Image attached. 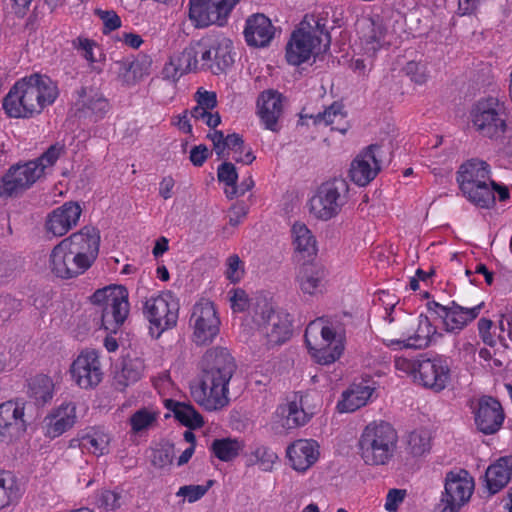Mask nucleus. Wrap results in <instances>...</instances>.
I'll use <instances>...</instances> for the list:
<instances>
[{
    "label": "nucleus",
    "instance_id": "f8f14e48",
    "mask_svg": "<svg viewBox=\"0 0 512 512\" xmlns=\"http://www.w3.org/2000/svg\"><path fill=\"white\" fill-rule=\"evenodd\" d=\"M42 176V168L32 160L11 166L1 178L0 198L21 195Z\"/></svg>",
    "mask_w": 512,
    "mask_h": 512
},
{
    "label": "nucleus",
    "instance_id": "c9c22d12",
    "mask_svg": "<svg viewBox=\"0 0 512 512\" xmlns=\"http://www.w3.org/2000/svg\"><path fill=\"white\" fill-rule=\"evenodd\" d=\"M54 394L52 379L44 374L33 377L28 384V395L37 406H43L50 402Z\"/></svg>",
    "mask_w": 512,
    "mask_h": 512
},
{
    "label": "nucleus",
    "instance_id": "603ef678",
    "mask_svg": "<svg viewBox=\"0 0 512 512\" xmlns=\"http://www.w3.org/2000/svg\"><path fill=\"white\" fill-rule=\"evenodd\" d=\"M157 415L145 408L136 411L130 417V424L134 432H140L150 427L156 421Z\"/></svg>",
    "mask_w": 512,
    "mask_h": 512
},
{
    "label": "nucleus",
    "instance_id": "4d7b16f0",
    "mask_svg": "<svg viewBox=\"0 0 512 512\" xmlns=\"http://www.w3.org/2000/svg\"><path fill=\"white\" fill-rule=\"evenodd\" d=\"M213 481L209 480L207 482V485H186L180 487V489L177 492V496H184L187 497L188 501L190 503H193L200 498H202L209 488L212 486Z\"/></svg>",
    "mask_w": 512,
    "mask_h": 512
},
{
    "label": "nucleus",
    "instance_id": "20e7f679",
    "mask_svg": "<svg viewBox=\"0 0 512 512\" xmlns=\"http://www.w3.org/2000/svg\"><path fill=\"white\" fill-rule=\"evenodd\" d=\"M397 443V431L390 423L374 421L368 424L360 435L359 455L367 465H386L394 457Z\"/></svg>",
    "mask_w": 512,
    "mask_h": 512
},
{
    "label": "nucleus",
    "instance_id": "6e6d98bb",
    "mask_svg": "<svg viewBox=\"0 0 512 512\" xmlns=\"http://www.w3.org/2000/svg\"><path fill=\"white\" fill-rule=\"evenodd\" d=\"M225 275L232 283L239 282L244 275L243 263L237 254L230 255L226 260Z\"/></svg>",
    "mask_w": 512,
    "mask_h": 512
},
{
    "label": "nucleus",
    "instance_id": "f03ea898",
    "mask_svg": "<svg viewBox=\"0 0 512 512\" xmlns=\"http://www.w3.org/2000/svg\"><path fill=\"white\" fill-rule=\"evenodd\" d=\"M58 87L48 76L32 74L18 80L3 99V109L11 118H33L52 105Z\"/></svg>",
    "mask_w": 512,
    "mask_h": 512
},
{
    "label": "nucleus",
    "instance_id": "b1692460",
    "mask_svg": "<svg viewBox=\"0 0 512 512\" xmlns=\"http://www.w3.org/2000/svg\"><path fill=\"white\" fill-rule=\"evenodd\" d=\"M24 406L18 402L7 401L0 405V441L6 442L26 430Z\"/></svg>",
    "mask_w": 512,
    "mask_h": 512
},
{
    "label": "nucleus",
    "instance_id": "cd10ccee",
    "mask_svg": "<svg viewBox=\"0 0 512 512\" xmlns=\"http://www.w3.org/2000/svg\"><path fill=\"white\" fill-rule=\"evenodd\" d=\"M296 282L304 294H322L326 285V271L319 264L304 263L298 270Z\"/></svg>",
    "mask_w": 512,
    "mask_h": 512
},
{
    "label": "nucleus",
    "instance_id": "37998d69",
    "mask_svg": "<svg viewBox=\"0 0 512 512\" xmlns=\"http://www.w3.org/2000/svg\"><path fill=\"white\" fill-rule=\"evenodd\" d=\"M408 451L415 457L423 456L431 449V436L427 430H415L408 436Z\"/></svg>",
    "mask_w": 512,
    "mask_h": 512
},
{
    "label": "nucleus",
    "instance_id": "c85d7f7f",
    "mask_svg": "<svg viewBox=\"0 0 512 512\" xmlns=\"http://www.w3.org/2000/svg\"><path fill=\"white\" fill-rule=\"evenodd\" d=\"M212 52L213 46L206 40H200L190 43L182 51V64L188 69L191 68L192 72L198 70H209L212 72Z\"/></svg>",
    "mask_w": 512,
    "mask_h": 512
},
{
    "label": "nucleus",
    "instance_id": "bf43d9fd",
    "mask_svg": "<svg viewBox=\"0 0 512 512\" xmlns=\"http://www.w3.org/2000/svg\"><path fill=\"white\" fill-rule=\"evenodd\" d=\"M95 14L102 20L104 25L103 32L105 34L114 31L121 26V19L113 10L97 9Z\"/></svg>",
    "mask_w": 512,
    "mask_h": 512
},
{
    "label": "nucleus",
    "instance_id": "79ce46f5",
    "mask_svg": "<svg viewBox=\"0 0 512 512\" xmlns=\"http://www.w3.org/2000/svg\"><path fill=\"white\" fill-rule=\"evenodd\" d=\"M109 442L110 437L101 430H93L82 435V449H87L97 456L107 453Z\"/></svg>",
    "mask_w": 512,
    "mask_h": 512
},
{
    "label": "nucleus",
    "instance_id": "3c124183",
    "mask_svg": "<svg viewBox=\"0 0 512 512\" xmlns=\"http://www.w3.org/2000/svg\"><path fill=\"white\" fill-rule=\"evenodd\" d=\"M64 153V145L56 143L51 145L40 157L32 160L42 168V174L48 167H52Z\"/></svg>",
    "mask_w": 512,
    "mask_h": 512
},
{
    "label": "nucleus",
    "instance_id": "5fc2aeb1",
    "mask_svg": "<svg viewBox=\"0 0 512 512\" xmlns=\"http://www.w3.org/2000/svg\"><path fill=\"white\" fill-rule=\"evenodd\" d=\"M173 458V445H165L153 451L151 462L157 468H164L172 464Z\"/></svg>",
    "mask_w": 512,
    "mask_h": 512
},
{
    "label": "nucleus",
    "instance_id": "de8ad7c7",
    "mask_svg": "<svg viewBox=\"0 0 512 512\" xmlns=\"http://www.w3.org/2000/svg\"><path fill=\"white\" fill-rule=\"evenodd\" d=\"M141 377L140 369L132 362L125 363L114 377V385L118 390H124L130 384L137 382Z\"/></svg>",
    "mask_w": 512,
    "mask_h": 512
},
{
    "label": "nucleus",
    "instance_id": "f3484780",
    "mask_svg": "<svg viewBox=\"0 0 512 512\" xmlns=\"http://www.w3.org/2000/svg\"><path fill=\"white\" fill-rule=\"evenodd\" d=\"M72 380L82 389L96 387L103 378L98 353L95 350L81 352L70 366Z\"/></svg>",
    "mask_w": 512,
    "mask_h": 512
},
{
    "label": "nucleus",
    "instance_id": "680f3d73",
    "mask_svg": "<svg viewBox=\"0 0 512 512\" xmlns=\"http://www.w3.org/2000/svg\"><path fill=\"white\" fill-rule=\"evenodd\" d=\"M231 308L234 312H244L249 307V298L247 293L240 288L233 289L229 292Z\"/></svg>",
    "mask_w": 512,
    "mask_h": 512
},
{
    "label": "nucleus",
    "instance_id": "4be33fe9",
    "mask_svg": "<svg viewBox=\"0 0 512 512\" xmlns=\"http://www.w3.org/2000/svg\"><path fill=\"white\" fill-rule=\"evenodd\" d=\"M82 214L77 202L68 201L52 210L46 217L45 229L54 237H61L75 227Z\"/></svg>",
    "mask_w": 512,
    "mask_h": 512
},
{
    "label": "nucleus",
    "instance_id": "ddd939ff",
    "mask_svg": "<svg viewBox=\"0 0 512 512\" xmlns=\"http://www.w3.org/2000/svg\"><path fill=\"white\" fill-rule=\"evenodd\" d=\"M143 311L159 336L163 331L176 325L179 305L171 293H164L147 299Z\"/></svg>",
    "mask_w": 512,
    "mask_h": 512
},
{
    "label": "nucleus",
    "instance_id": "7ed1b4c3",
    "mask_svg": "<svg viewBox=\"0 0 512 512\" xmlns=\"http://www.w3.org/2000/svg\"><path fill=\"white\" fill-rule=\"evenodd\" d=\"M304 337L310 355L318 364H332L344 351V327L336 317L314 319L307 325Z\"/></svg>",
    "mask_w": 512,
    "mask_h": 512
},
{
    "label": "nucleus",
    "instance_id": "dca6fc26",
    "mask_svg": "<svg viewBox=\"0 0 512 512\" xmlns=\"http://www.w3.org/2000/svg\"><path fill=\"white\" fill-rule=\"evenodd\" d=\"M450 366L447 359L442 357H420L418 374L415 382L434 392L444 390L450 381Z\"/></svg>",
    "mask_w": 512,
    "mask_h": 512
},
{
    "label": "nucleus",
    "instance_id": "2eb2a0df",
    "mask_svg": "<svg viewBox=\"0 0 512 512\" xmlns=\"http://www.w3.org/2000/svg\"><path fill=\"white\" fill-rule=\"evenodd\" d=\"M483 306L484 302L472 308L463 307L455 301H452L447 306L441 305L436 301L427 303L428 310L442 319L445 331L449 333H459L463 330L478 317Z\"/></svg>",
    "mask_w": 512,
    "mask_h": 512
},
{
    "label": "nucleus",
    "instance_id": "49530a36",
    "mask_svg": "<svg viewBox=\"0 0 512 512\" xmlns=\"http://www.w3.org/2000/svg\"><path fill=\"white\" fill-rule=\"evenodd\" d=\"M233 57L229 50V45H221L213 46L212 52V73L214 75H219L224 72L228 67H230L233 63Z\"/></svg>",
    "mask_w": 512,
    "mask_h": 512
},
{
    "label": "nucleus",
    "instance_id": "774afa93",
    "mask_svg": "<svg viewBox=\"0 0 512 512\" xmlns=\"http://www.w3.org/2000/svg\"><path fill=\"white\" fill-rule=\"evenodd\" d=\"M210 155L208 147L200 144L191 149L189 159L194 166L201 167Z\"/></svg>",
    "mask_w": 512,
    "mask_h": 512
},
{
    "label": "nucleus",
    "instance_id": "4468645a",
    "mask_svg": "<svg viewBox=\"0 0 512 512\" xmlns=\"http://www.w3.org/2000/svg\"><path fill=\"white\" fill-rule=\"evenodd\" d=\"M240 0H190L189 19L196 27L222 25Z\"/></svg>",
    "mask_w": 512,
    "mask_h": 512
},
{
    "label": "nucleus",
    "instance_id": "13d9d810",
    "mask_svg": "<svg viewBox=\"0 0 512 512\" xmlns=\"http://www.w3.org/2000/svg\"><path fill=\"white\" fill-rule=\"evenodd\" d=\"M190 114L195 120H203L208 127L213 129L221 123L218 112L212 113L198 104L190 111Z\"/></svg>",
    "mask_w": 512,
    "mask_h": 512
},
{
    "label": "nucleus",
    "instance_id": "6e6552de",
    "mask_svg": "<svg viewBox=\"0 0 512 512\" xmlns=\"http://www.w3.org/2000/svg\"><path fill=\"white\" fill-rule=\"evenodd\" d=\"M92 303L102 307L101 321L105 330L116 332L129 313L128 291L123 286L98 289L91 296Z\"/></svg>",
    "mask_w": 512,
    "mask_h": 512
},
{
    "label": "nucleus",
    "instance_id": "393cba45",
    "mask_svg": "<svg viewBox=\"0 0 512 512\" xmlns=\"http://www.w3.org/2000/svg\"><path fill=\"white\" fill-rule=\"evenodd\" d=\"M76 109L79 118L97 122L109 111V103L102 94L83 87L79 91V100L76 102Z\"/></svg>",
    "mask_w": 512,
    "mask_h": 512
},
{
    "label": "nucleus",
    "instance_id": "bb28decb",
    "mask_svg": "<svg viewBox=\"0 0 512 512\" xmlns=\"http://www.w3.org/2000/svg\"><path fill=\"white\" fill-rule=\"evenodd\" d=\"M257 106L265 128L277 132L278 120L283 112L282 95L274 90L263 91L258 98Z\"/></svg>",
    "mask_w": 512,
    "mask_h": 512
},
{
    "label": "nucleus",
    "instance_id": "052dcab7",
    "mask_svg": "<svg viewBox=\"0 0 512 512\" xmlns=\"http://www.w3.org/2000/svg\"><path fill=\"white\" fill-rule=\"evenodd\" d=\"M418 359H411L404 356H396L394 359L395 369L399 372H402L406 375H410L415 380V375L418 374Z\"/></svg>",
    "mask_w": 512,
    "mask_h": 512
},
{
    "label": "nucleus",
    "instance_id": "2f4dec72",
    "mask_svg": "<svg viewBox=\"0 0 512 512\" xmlns=\"http://www.w3.org/2000/svg\"><path fill=\"white\" fill-rule=\"evenodd\" d=\"M440 334L427 316L420 315L414 335L406 340H390L388 346L399 345L404 348L423 349L429 346Z\"/></svg>",
    "mask_w": 512,
    "mask_h": 512
},
{
    "label": "nucleus",
    "instance_id": "ea45409f",
    "mask_svg": "<svg viewBox=\"0 0 512 512\" xmlns=\"http://www.w3.org/2000/svg\"><path fill=\"white\" fill-rule=\"evenodd\" d=\"M242 448L243 443L241 441L231 438L215 439L211 445L214 455L225 462L235 459Z\"/></svg>",
    "mask_w": 512,
    "mask_h": 512
},
{
    "label": "nucleus",
    "instance_id": "7c9ffc66",
    "mask_svg": "<svg viewBox=\"0 0 512 512\" xmlns=\"http://www.w3.org/2000/svg\"><path fill=\"white\" fill-rule=\"evenodd\" d=\"M244 36L249 46L264 47L268 45L274 36L270 19L263 14L250 16L246 21Z\"/></svg>",
    "mask_w": 512,
    "mask_h": 512
},
{
    "label": "nucleus",
    "instance_id": "338daca9",
    "mask_svg": "<svg viewBox=\"0 0 512 512\" xmlns=\"http://www.w3.org/2000/svg\"><path fill=\"white\" fill-rule=\"evenodd\" d=\"M195 100L198 105L213 110L217 106V96L215 92L204 90L199 88L195 94Z\"/></svg>",
    "mask_w": 512,
    "mask_h": 512
},
{
    "label": "nucleus",
    "instance_id": "412c9836",
    "mask_svg": "<svg viewBox=\"0 0 512 512\" xmlns=\"http://www.w3.org/2000/svg\"><path fill=\"white\" fill-rule=\"evenodd\" d=\"M262 331L271 345L284 343L291 335L289 314L266 303L261 311Z\"/></svg>",
    "mask_w": 512,
    "mask_h": 512
},
{
    "label": "nucleus",
    "instance_id": "1a4fd4ad",
    "mask_svg": "<svg viewBox=\"0 0 512 512\" xmlns=\"http://www.w3.org/2000/svg\"><path fill=\"white\" fill-rule=\"evenodd\" d=\"M471 119L476 131L490 139L501 137L507 128L504 103L495 97L478 100L471 110Z\"/></svg>",
    "mask_w": 512,
    "mask_h": 512
},
{
    "label": "nucleus",
    "instance_id": "58836bf2",
    "mask_svg": "<svg viewBox=\"0 0 512 512\" xmlns=\"http://www.w3.org/2000/svg\"><path fill=\"white\" fill-rule=\"evenodd\" d=\"M295 250L311 256L316 253V239L303 223H295L291 229Z\"/></svg>",
    "mask_w": 512,
    "mask_h": 512
},
{
    "label": "nucleus",
    "instance_id": "72a5a7b5",
    "mask_svg": "<svg viewBox=\"0 0 512 512\" xmlns=\"http://www.w3.org/2000/svg\"><path fill=\"white\" fill-rule=\"evenodd\" d=\"M165 407L173 412L175 419L190 429L200 428L204 424L201 414L190 404L168 399Z\"/></svg>",
    "mask_w": 512,
    "mask_h": 512
},
{
    "label": "nucleus",
    "instance_id": "c03bdc74",
    "mask_svg": "<svg viewBox=\"0 0 512 512\" xmlns=\"http://www.w3.org/2000/svg\"><path fill=\"white\" fill-rule=\"evenodd\" d=\"M278 460V455L270 448L260 445L255 447L248 458V465H258L263 471H271Z\"/></svg>",
    "mask_w": 512,
    "mask_h": 512
},
{
    "label": "nucleus",
    "instance_id": "09e8293b",
    "mask_svg": "<svg viewBox=\"0 0 512 512\" xmlns=\"http://www.w3.org/2000/svg\"><path fill=\"white\" fill-rule=\"evenodd\" d=\"M121 493L115 490L103 489L96 496V504L105 511H113L121 506Z\"/></svg>",
    "mask_w": 512,
    "mask_h": 512
},
{
    "label": "nucleus",
    "instance_id": "aec40b11",
    "mask_svg": "<svg viewBox=\"0 0 512 512\" xmlns=\"http://www.w3.org/2000/svg\"><path fill=\"white\" fill-rule=\"evenodd\" d=\"M66 244L59 242L51 250L49 256V268L58 278L71 279L86 272L90 267L77 258Z\"/></svg>",
    "mask_w": 512,
    "mask_h": 512
},
{
    "label": "nucleus",
    "instance_id": "8fccbe9b",
    "mask_svg": "<svg viewBox=\"0 0 512 512\" xmlns=\"http://www.w3.org/2000/svg\"><path fill=\"white\" fill-rule=\"evenodd\" d=\"M182 64V52L171 58L163 68V77L168 80L177 81L182 75L192 72L191 68L184 67Z\"/></svg>",
    "mask_w": 512,
    "mask_h": 512
},
{
    "label": "nucleus",
    "instance_id": "9b49d317",
    "mask_svg": "<svg viewBox=\"0 0 512 512\" xmlns=\"http://www.w3.org/2000/svg\"><path fill=\"white\" fill-rule=\"evenodd\" d=\"M220 318L212 301L202 298L192 309L189 325L193 330L192 341L198 346L213 342L220 330Z\"/></svg>",
    "mask_w": 512,
    "mask_h": 512
},
{
    "label": "nucleus",
    "instance_id": "0e129e2a",
    "mask_svg": "<svg viewBox=\"0 0 512 512\" xmlns=\"http://www.w3.org/2000/svg\"><path fill=\"white\" fill-rule=\"evenodd\" d=\"M117 73L119 79L126 85L133 84V76H131L132 68L137 67L135 60H122L116 62Z\"/></svg>",
    "mask_w": 512,
    "mask_h": 512
},
{
    "label": "nucleus",
    "instance_id": "0eeeda50",
    "mask_svg": "<svg viewBox=\"0 0 512 512\" xmlns=\"http://www.w3.org/2000/svg\"><path fill=\"white\" fill-rule=\"evenodd\" d=\"M348 199V182L344 178H333L318 187L309 201V212L318 220L328 221L341 213Z\"/></svg>",
    "mask_w": 512,
    "mask_h": 512
},
{
    "label": "nucleus",
    "instance_id": "9d476101",
    "mask_svg": "<svg viewBox=\"0 0 512 512\" xmlns=\"http://www.w3.org/2000/svg\"><path fill=\"white\" fill-rule=\"evenodd\" d=\"M473 491L474 480L466 470L448 472L437 512H459L469 502Z\"/></svg>",
    "mask_w": 512,
    "mask_h": 512
},
{
    "label": "nucleus",
    "instance_id": "a19ab883",
    "mask_svg": "<svg viewBox=\"0 0 512 512\" xmlns=\"http://www.w3.org/2000/svg\"><path fill=\"white\" fill-rule=\"evenodd\" d=\"M20 497V489L9 472H0V509L9 506Z\"/></svg>",
    "mask_w": 512,
    "mask_h": 512
},
{
    "label": "nucleus",
    "instance_id": "a18cd8bd",
    "mask_svg": "<svg viewBox=\"0 0 512 512\" xmlns=\"http://www.w3.org/2000/svg\"><path fill=\"white\" fill-rule=\"evenodd\" d=\"M217 177L220 182H223L232 188L230 192L226 190L228 198L232 199L237 196L238 173L233 163L225 161L219 165L217 169Z\"/></svg>",
    "mask_w": 512,
    "mask_h": 512
},
{
    "label": "nucleus",
    "instance_id": "e433bc0d",
    "mask_svg": "<svg viewBox=\"0 0 512 512\" xmlns=\"http://www.w3.org/2000/svg\"><path fill=\"white\" fill-rule=\"evenodd\" d=\"M207 137L213 143V150L215 151L218 159H227L229 157L228 151L239 149L244 144V140L241 135L232 133L227 136L220 130H214L210 132Z\"/></svg>",
    "mask_w": 512,
    "mask_h": 512
},
{
    "label": "nucleus",
    "instance_id": "a211bd4d",
    "mask_svg": "<svg viewBox=\"0 0 512 512\" xmlns=\"http://www.w3.org/2000/svg\"><path fill=\"white\" fill-rule=\"evenodd\" d=\"M381 146L371 144L363 149L351 162L349 177L358 186H366L381 170Z\"/></svg>",
    "mask_w": 512,
    "mask_h": 512
},
{
    "label": "nucleus",
    "instance_id": "423d86ee",
    "mask_svg": "<svg viewBox=\"0 0 512 512\" xmlns=\"http://www.w3.org/2000/svg\"><path fill=\"white\" fill-rule=\"evenodd\" d=\"M457 182L466 198L476 206L489 208L495 204L493 189L490 188V166L480 159H470L457 171Z\"/></svg>",
    "mask_w": 512,
    "mask_h": 512
},
{
    "label": "nucleus",
    "instance_id": "473e14b6",
    "mask_svg": "<svg viewBox=\"0 0 512 512\" xmlns=\"http://www.w3.org/2000/svg\"><path fill=\"white\" fill-rule=\"evenodd\" d=\"M512 477V456H505L491 464L485 474L486 485L491 494L502 490Z\"/></svg>",
    "mask_w": 512,
    "mask_h": 512
},
{
    "label": "nucleus",
    "instance_id": "c756f323",
    "mask_svg": "<svg viewBox=\"0 0 512 512\" xmlns=\"http://www.w3.org/2000/svg\"><path fill=\"white\" fill-rule=\"evenodd\" d=\"M76 419V405L72 402L63 403L46 417L45 435L52 439L59 437L75 425Z\"/></svg>",
    "mask_w": 512,
    "mask_h": 512
},
{
    "label": "nucleus",
    "instance_id": "f257e3e1",
    "mask_svg": "<svg viewBox=\"0 0 512 512\" xmlns=\"http://www.w3.org/2000/svg\"><path fill=\"white\" fill-rule=\"evenodd\" d=\"M237 369L234 357L224 347L208 349L201 360V379L191 386L194 401L207 411L229 404V383Z\"/></svg>",
    "mask_w": 512,
    "mask_h": 512
},
{
    "label": "nucleus",
    "instance_id": "f704fd0d",
    "mask_svg": "<svg viewBox=\"0 0 512 512\" xmlns=\"http://www.w3.org/2000/svg\"><path fill=\"white\" fill-rule=\"evenodd\" d=\"M374 389L365 385H353L348 391L343 393V399L337 407L340 412H354L365 406L371 398Z\"/></svg>",
    "mask_w": 512,
    "mask_h": 512
},
{
    "label": "nucleus",
    "instance_id": "5701e85b",
    "mask_svg": "<svg viewBox=\"0 0 512 512\" xmlns=\"http://www.w3.org/2000/svg\"><path fill=\"white\" fill-rule=\"evenodd\" d=\"M505 415L498 400L491 396L479 399L475 410V423L479 431L486 435L496 433L502 426Z\"/></svg>",
    "mask_w": 512,
    "mask_h": 512
},
{
    "label": "nucleus",
    "instance_id": "864d4df0",
    "mask_svg": "<svg viewBox=\"0 0 512 512\" xmlns=\"http://www.w3.org/2000/svg\"><path fill=\"white\" fill-rule=\"evenodd\" d=\"M344 119V114L341 111V106L334 103L323 112L318 113L314 117L315 124L334 125Z\"/></svg>",
    "mask_w": 512,
    "mask_h": 512
},
{
    "label": "nucleus",
    "instance_id": "69168bd1",
    "mask_svg": "<svg viewBox=\"0 0 512 512\" xmlns=\"http://www.w3.org/2000/svg\"><path fill=\"white\" fill-rule=\"evenodd\" d=\"M404 72L416 84H423L427 80L424 67L415 61L408 62L404 67Z\"/></svg>",
    "mask_w": 512,
    "mask_h": 512
},
{
    "label": "nucleus",
    "instance_id": "e2e57ef3",
    "mask_svg": "<svg viewBox=\"0 0 512 512\" xmlns=\"http://www.w3.org/2000/svg\"><path fill=\"white\" fill-rule=\"evenodd\" d=\"M365 43L369 50L376 51L381 46L383 39V29L380 25H376L374 22L369 24V34L364 37Z\"/></svg>",
    "mask_w": 512,
    "mask_h": 512
},
{
    "label": "nucleus",
    "instance_id": "a878e982",
    "mask_svg": "<svg viewBox=\"0 0 512 512\" xmlns=\"http://www.w3.org/2000/svg\"><path fill=\"white\" fill-rule=\"evenodd\" d=\"M319 445L312 439H299L287 448V456L293 469L304 472L319 458Z\"/></svg>",
    "mask_w": 512,
    "mask_h": 512
},
{
    "label": "nucleus",
    "instance_id": "4c0bfd02",
    "mask_svg": "<svg viewBox=\"0 0 512 512\" xmlns=\"http://www.w3.org/2000/svg\"><path fill=\"white\" fill-rule=\"evenodd\" d=\"M298 395H294V399L279 407L280 414L286 418L288 428L304 426L311 419L309 409L303 410L301 404L297 401Z\"/></svg>",
    "mask_w": 512,
    "mask_h": 512
},
{
    "label": "nucleus",
    "instance_id": "39448f33",
    "mask_svg": "<svg viewBox=\"0 0 512 512\" xmlns=\"http://www.w3.org/2000/svg\"><path fill=\"white\" fill-rule=\"evenodd\" d=\"M330 46V34L313 16H306L294 31L286 46L288 63L298 66L310 59L312 55L326 51Z\"/></svg>",
    "mask_w": 512,
    "mask_h": 512
},
{
    "label": "nucleus",
    "instance_id": "6ab92c4d",
    "mask_svg": "<svg viewBox=\"0 0 512 512\" xmlns=\"http://www.w3.org/2000/svg\"><path fill=\"white\" fill-rule=\"evenodd\" d=\"M71 249L77 258L85 262L89 267L95 262L99 254V231L91 226H85L80 231L71 234L60 241Z\"/></svg>",
    "mask_w": 512,
    "mask_h": 512
}]
</instances>
